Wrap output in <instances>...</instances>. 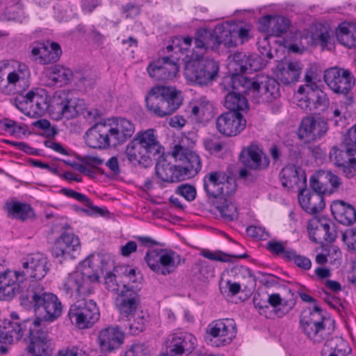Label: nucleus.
<instances>
[{"label": "nucleus", "instance_id": "23", "mask_svg": "<svg viewBox=\"0 0 356 356\" xmlns=\"http://www.w3.org/2000/svg\"><path fill=\"white\" fill-rule=\"evenodd\" d=\"M216 129L222 135L232 137L239 134L246 126V120L238 112H227L216 119Z\"/></svg>", "mask_w": 356, "mask_h": 356}, {"label": "nucleus", "instance_id": "62", "mask_svg": "<svg viewBox=\"0 0 356 356\" xmlns=\"http://www.w3.org/2000/svg\"><path fill=\"white\" fill-rule=\"evenodd\" d=\"M128 356H149V350L144 343H135L127 353Z\"/></svg>", "mask_w": 356, "mask_h": 356}, {"label": "nucleus", "instance_id": "42", "mask_svg": "<svg viewBox=\"0 0 356 356\" xmlns=\"http://www.w3.org/2000/svg\"><path fill=\"white\" fill-rule=\"evenodd\" d=\"M104 276V284L108 291L114 294H118L121 290L130 289L132 286L126 284V282L121 275L118 267H114L112 271H102Z\"/></svg>", "mask_w": 356, "mask_h": 356}, {"label": "nucleus", "instance_id": "28", "mask_svg": "<svg viewBox=\"0 0 356 356\" xmlns=\"http://www.w3.org/2000/svg\"><path fill=\"white\" fill-rule=\"evenodd\" d=\"M31 54L37 62L45 65L56 62L62 54V50L56 42H37L31 47Z\"/></svg>", "mask_w": 356, "mask_h": 356}, {"label": "nucleus", "instance_id": "18", "mask_svg": "<svg viewBox=\"0 0 356 356\" xmlns=\"http://www.w3.org/2000/svg\"><path fill=\"white\" fill-rule=\"evenodd\" d=\"M328 129V124L323 119L307 116L302 119L298 136L305 143H309L323 138Z\"/></svg>", "mask_w": 356, "mask_h": 356}, {"label": "nucleus", "instance_id": "51", "mask_svg": "<svg viewBox=\"0 0 356 356\" xmlns=\"http://www.w3.org/2000/svg\"><path fill=\"white\" fill-rule=\"evenodd\" d=\"M194 275L201 281L214 277V268L205 261H199L193 267Z\"/></svg>", "mask_w": 356, "mask_h": 356}, {"label": "nucleus", "instance_id": "50", "mask_svg": "<svg viewBox=\"0 0 356 356\" xmlns=\"http://www.w3.org/2000/svg\"><path fill=\"white\" fill-rule=\"evenodd\" d=\"M287 241H282L275 238H272L268 241V252L274 257L282 258L286 261L288 255L290 254L293 249L286 248Z\"/></svg>", "mask_w": 356, "mask_h": 356}, {"label": "nucleus", "instance_id": "55", "mask_svg": "<svg viewBox=\"0 0 356 356\" xmlns=\"http://www.w3.org/2000/svg\"><path fill=\"white\" fill-rule=\"evenodd\" d=\"M289 253L286 261H293L298 268L305 270L311 268L312 261L308 257L298 254L294 250Z\"/></svg>", "mask_w": 356, "mask_h": 356}, {"label": "nucleus", "instance_id": "57", "mask_svg": "<svg viewBox=\"0 0 356 356\" xmlns=\"http://www.w3.org/2000/svg\"><path fill=\"white\" fill-rule=\"evenodd\" d=\"M258 24L259 31L263 33V38H259L257 42L258 48L261 54H264V51H266L265 42L267 40V15H264L262 16L259 19Z\"/></svg>", "mask_w": 356, "mask_h": 356}, {"label": "nucleus", "instance_id": "13", "mask_svg": "<svg viewBox=\"0 0 356 356\" xmlns=\"http://www.w3.org/2000/svg\"><path fill=\"white\" fill-rule=\"evenodd\" d=\"M273 77L268 76V92L272 88L270 95L276 99L280 97V83L287 85L297 81L302 71V65L300 62H289L278 63L275 68H272Z\"/></svg>", "mask_w": 356, "mask_h": 356}, {"label": "nucleus", "instance_id": "12", "mask_svg": "<svg viewBox=\"0 0 356 356\" xmlns=\"http://www.w3.org/2000/svg\"><path fill=\"white\" fill-rule=\"evenodd\" d=\"M189 138L186 136L175 140L172 149V156L175 160L183 161L184 166L181 167L184 178L195 176L202 169V161L200 156L192 151L187 145Z\"/></svg>", "mask_w": 356, "mask_h": 356}, {"label": "nucleus", "instance_id": "61", "mask_svg": "<svg viewBox=\"0 0 356 356\" xmlns=\"http://www.w3.org/2000/svg\"><path fill=\"white\" fill-rule=\"evenodd\" d=\"M1 129L13 135L20 133L21 127L17 123L10 119H4L0 122Z\"/></svg>", "mask_w": 356, "mask_h": 356}, {"label": "nucleus", "instance_id": "45", "mask_svg": "<svg viewBox=\"0 0 356 356\" xmlns=\"http://www.w3.org/2000/svg\"><path fill=\"white\" fill-rule=\"evenodd\" d=\"M232 272L241 284L245 291L251 293L254 289L257 278L249 268L243 266H236L233 268Z\"/></svg>", "mask_w": 356, "mask_h": 356}, {"label": "nucleus", "instance_id": "39", "mask_svg": "<svg viewBox=\"0 0 356 356\" xmlns=\"http://www.w3.org/2000/svg\"><path fill=\"white\" fill-rule=\"evenodd\" d=\"M268 318H282L289 313L296 304L293 299L284 300L280 294L272 293L268 296Z\"/></svg>", "mask_w": 356, "mask_h": 356}, {"label": "nucleus", "instance_id": "27", "mask_svg": "<svg viewBox=\"0 0 356 356\" xmlns=\"http://www.w3.org/2000/svg\"><path fill=\"white\" fill-rule=\"evenodd\" d=\"M147 71L149 76L156 81H168L176 76L179 67L169 57H163L152 63Z\"/></svg>", "mask_w": 356, "mask_h": 356}, {"label": "nucleus", "instance_id": "17", "mask_svg": "<svg viewBox=\"0 0 356 356\" xmlns=\"http://www.w3.org/2000/svg\"><path fill=\"white\" fill-rule=\"evenodd\" d=\"M206 333L211 337V341L214 339L216 346H225L236 337V324L232 318L215 320L207 325Z\"/></svg>", "mask_w": 356, "mask_h": 356}, {"label": "nucleus", "instance_id": "31", "mask_svg": "<svg viewBox=\"0 0 356 356\" xmlns=\"http://www.w3.org/2000/svg\"><path fill=\"white\" fill-rule=\"evenodd\" d=\"M31 72L27 65L14 62L13 70L7 74V83L17 91L24 90L30 85Z\"/></svg>", "mask_w": 356, "mask_h": 356}, {"label": "nucleus", "instance_id": "53", "mask_svg": "<svg viewBox=\"0 0 356 356\" xmlns=\"http://www.w3.org/2000/svg\"><path fill=\"white\" fill-rule=\"evenodd\" d=\"M60 191L63 195L84 204L88 208L90 209L93 211L101 214L102 213V209L98 207L92 206L91 200L86 195L66 188H61Z\"/></svg>", "mask_w": 356, "mask_h": 356}, {"label": "nucleus", "instance_id": "21", "mask_svg": "<svg viewBox=\"0 0 356 356\" xmlns=\"http://www.w3.org/2000/svg\"><path fill=\"white\" fill-rule=\"evenodd\" d=\"M262 149L257 144L252 143L244 147L241 152L239 161L244 168L238 171L241 179H248L252 177L250 170H259L261 165Z\"/></svg>", "mask_w": 356, "mask_h": 356}, {"label": "nucleus", "instance_id": "22", "mask_svg": "<svg viewBox=\"0 0 356 356\" xmlns=\"http://www.w3.org/2000/svg\"><path fill=\"white\" fill-rule=\"evenodd\" d=\"M47 259L42 254L36 253L27 255L22 260L21 275L27 281L28 278L42 279L47 273Z\"/></svg>", "mask_w": 356, "mask_h": 356}, {"label": "nucleus", "instance_id": "3", "mask_svg": "<svg viewBox=\"0 0 356 356\" xmlns=\"http://www.w3.org/2000/svg\"><path fill=\"white\" fill-rule=\"evenodd\" d=\"M22 306L26 309L33 308L40 313L45 321H54L63 312V305L58 296L45 291L39 283H32V286L22 295Z\"/></svg>", "mask_w": 356, "mask_h": 356}, {"label": "nucleus", "instance_id": "36", "mask_svg": "<svg viewBox=\"0 0 356 356\" xmlns=\"http://www.w3.org/2000/svg\"><path fill=\"white\" fill-rule=\"evenodd\" d=\"M330 210L334 219L343 225L350 226L356 221L355 209L343 200L333 201Z\"/></svg>", "mask_w": 356, "mask_h": 356}, {"label": "nucleus", "instance_id": "9", "mask_svg": "<svg viewBox=\"0 0 356 356\" xmlns=\"http://www.w3.org/2000/svg\"><path fill=\"white\" fill-rule=\"evenodd\" d=\"M230 35V30L221 25L216 26L213 32L205 29H198L194 38L193 54L202 56L209 49H216L221 44L231 47L235 41Z\"/></svg>", "mask_w": 356, "mask_h": 356}, {"label": "nucleus", "instance_id": "4", "mask_svg": "<svg viewBox=\"0 0 356 356\" xmlns=\"http://www.w3.org/2000/svg\"><path fill=\"white\" fill-rule=\"evenodd\" d=\"M300 327L302 333L314 344L326 341L335 330V321L323 315L317 305L302 312L300 316Z\"/></svg>", "mask_w": 356, "mask_h": 356}, {"label": "nucleus", "instance_id": "37", "mask_svg": "<svg viewBox=\"0 0 356 356\" xmlns=\"http://www.w3.org/2000/svg\"><path fill=\"white\" fill-rule=\"evenodd\" d=\"M145 150L154 159L163 153V147L157 140L155 131L152 129L137 133L134 138Z\"/></svg>", "mask_w": 356, "mask_h": 356}, {"label": "nucleus", "instance_id": "24", "mask_svg": "<svg viewBox=\"0 0 356 356\" xmlns=\"http://www.w3.org/2000/svg\"><path fill=\"white\" fill-rule=\"evenodd\" d=\"M115 307L122 321L130 319L137 314L140 305V298L137 292L133 289L121 290L115 299Z\"/></svg>", "mask_w": 356, "mask_h": 356}, {"label": "nucleus", "instance_id": "19", "mask_svg": "<svg viewBox=\"0 0 356 356\" xmlns=\"http://www.w3.org/2000/svg\"><path fill=\"white\" fill-rule=\"evenodd\" d=\"M324 81L335 93L347 94L354 86V79L347 70L332 67L325 70Z\"/></svg>", "mask_w": 356, "mask_h": 356}, {"label": "nucleus", "instance_id": "32", "mask_svg": "<svg viewBox=\"0 0 356 356\" xmlns=\"http://www.w3.org/2000/svg\"><path fill=\"white\" fill-rule=\"evenodd\" d=\"M280 179L284 187L300 191L306 187L307 177L305 172L294 165H288L280 172Z\"/></svg>", "mask_w": 356, "mask_h": 356}, {"label": "nucleus", "instance_id": "8", "mask_svg": "<svg viewBox=\"0 0 356 356\" xmlns=\"http://www.w3.org/2000/svg\"><path fill=\"white\" fill-rule=\"evenodd\" d=\"M192 57L185 65L186 79L200 86L212 83L218 74V63L213 59L201 58L202 56L192 54Z\"/></svg>", "mask_w": 356, "mask_h": 356}, {"label": "nucleus", "instance_id": "43", "mask_svg": "<svg viewBox=\"0 0 356 356\" xmlns=\"http://www.w3.org/2000/svg\"><path fill=\"white\" fill-rule=\"evenodd\" d=\"M339 42L348 49H356V24L342 22L336 29Z\"/></svg>", "mask_w": 356, "mask_h": 356}, {"label": "nucleus", "instance_id": "30", "mask_svg": "<svg viewBox=\"0 0 356 356\" xmlns=\"http://www.w3.org/2000/svg\"><path fill=\"white\" fill-rule=\"evenodd\" d=\"M308 232L315 243L332 241L335 239V230L333 224L325 218L311 222L308 225Z\"/></svg>", "mask_w": 356, "mask_h": 356}, {"label": "nucleus", "instance_id": "1", "mask_svg": "<svg viewBox=\"0 0 356 356\" xmlns=\"http://www.w3.org/2000/svg\"><path fill=\"white\" fill-rule=\"evenodd\" d=\"M15 102L17 108L30 118L40 117L48 109L52 118L56 120L63 118H74L84 107L82 99L74 97L72 92L65 91L56 92L49 105L46 97L33 91L28 92L25 96L17 98Z\"/></svg>", "mask_w": 356, "mask_h": 356}, {"label": "nucleus", "instance_id": "11", "mask_svg": "<svg viewBox=\"0 0 356 356\" xmlns=\"http://www.w3.org/2000/svg\"><path fill=\"white\" fill-rule=\"evenodd\" d=\"M204 190L211 200H214L222 195H229L236 189L234 178L228 176L223 171H211L203 178Z\"/></svg>", "mask_w": 356, "mask_h": 356}, {"label": "nucleus", "instance_id": "20", "mask_svg": "<svg viewBox=\"0 0 356 356\" xmlns=\"http://www.w3.org/2000/svg\"><path fill=\"white\" fill-rule=\"evenodd\" d=\"M228 66L233 71L232 76L241 75V73L258 71L264 67L262 58L257 54L247 55L243 52H236L229 57Z\"/></svg>", "mask_w": 356, "mask_h": 356}, {"label": "nucleus", "instance_id": "34", "mask_svg": "<svg viewBox=\"0 0 356 356\" xmlns=\"http://www.w3.org/2000/svg\"><path fill=\"white\" fill-rule=\"evenodd\" d=\"M169 341V348L176 355L190 354L195 349L197 342L196 338L188 332L172 334Z\"/></svg>", "mask_w": 356, "mask_h": 356}, {"label": "nucleus", "instance_id": "26", "mask_svg": "<svg viewBox=\"0 0 356 356\" xmlns=\"http://www.w3.org/2000/svg\"><path fill=\"white\" fill-rule=\"evenodd\" d=\"M81 245L78 236L73 233H63L56 241L54 253L56 257L75 259L79 254Z\"/></svg>", "mask_w": 356, "mask_h": 356}, {"label": "nucleus", "instance_id": "33", "mask_svg": "<svg viewBox=\"0 0 356 356\" xmlns=\"http://www.w3.org/2000/svg\"><path fill=\"white\" fill-rule=\"evenodd\" d=\"M108 127L113 147L124 143L135 131L134 124L125 118H118L113 124L108 122Z\"/></svg>", "mask_w": 356, "mask_h": 356}, {"label": "nucleus", "instance_id": "44", "mask_svg": "<svg viewBox=\"0 0 356 356\" xmlns=\"http://www.w3.org/2000/svg\"><path fill=\"white\" fill-rule=\"evenodd\" d=\"M229 196L222 195L212 200L211 203L225 220L232 221L237 218L238 212L235 204Z\"/></svg>", "mask_w": 356, "mask_h": 356}, {"label": "nucleus", "instance_id": "63", "mask_svg": "<svg viewBox=\"0 0 356 356\" xmlns=\"http://www.w3.org/2000/svg\"><path fill=\"white\" fill-rule=\"evenodd\" d=\"M204 146L211 154H215L220 152L222 149L224 144L220 141L207 138L204 140Z\"/></svg>", "mask_w": 356, "mask_h": 356}, {"label": "nucleus", "instance_id": "40", "mask_svg": "<svg viewBox=\"0 0 356 356\" xmlns=\"http://www.w3.org/2000/svg\"><path fill=\"white\" fill-rule=\"evenodd\" d=\"M45 76L49 86L62 87L70 83L73 77V72L63 65H56L46 69Z\"/></svg>", "mask_w": 356, "mask_h": 356}, {"label": "nucleus", "instance_id": "60", "mask_svg": "<svg viewBox=\"0 0 356 356\" xmlns=\"http://www.w3.org/2000/svg\"><path fill=\"white\" fill-rule=\"evenodd\" d=\"M176 193L188 201H192L196 195L195 188L190 185L182 184L177 187Z\"/></svg>", "mask_w": 356, "mask_h": 356}, {"label": "nucleus", "instance_id": "16", "mask_svg": "<svg viewBox=\"0 0 356 356\" xmlns=\"http://www.w3.org/2000/svg\"><path fill=\"white\" fill-rule=\"evenodd\" d=\"M298 93L302 95L298 106L306 111H323L329 104L327 95L316 84L301 86Z\"/></svg>", "mask_w": 356, "mask_h": 356}, {"label": "nucleus", "instance_id": "48", "mask_svg": "<svg viewBox=\"0 0 356 356\" xmlns=\"http://www.w3.org/2000/svg\"><path fill=\"white\" fill-rule=\"evenodd\" d=\"M310 187L313 191L321 195H331L333 193L332 185L327 184V177H325V170H321L311 177L309 182Z\"/></svg>", "mask_w": 356, "mask_h": 356}, {"label": "nucleus", "instance_id": "35", "mask_svg": "<svg viewBox=\"0 0 356 356\" xmlns=\"http://www.w3.org/2000/svg\"><path fill=\"white\" fill-rule=\"evenodd\" d=\"M158 178L165 182H177L185 179L181 166L168 162L165 158L160 157L155 166Z\"/></svg>", "mask_w": 356, "mask_h": 356}, {"label": "nucleus", "instance_id": "64", "mask_svg": "<svg viewBox=\"0 0 356 356\" xmlns=\"http://www.w3.org/2000/svg\"><path fill=\"white\" fill-rule=\"evenodd\" d=\"M246 234L255 240L265 239V229L261 227L249 226L246 228Z\"/></svg>", "mask_w": 356, "mask_h": 356}, {"label": "nucleus", "instance_id": "7", "mask_svg": "<svg viewBox=\"0 0 356 356\" xmlns=\"http://www.w3.org/2000/svg\"><path fill=\"white\" fill-rule=\"evenodd\" d=\"M99 282V276L90 266H80L63 280L61 289L70 297L87 296L94 291L92 284Z\"/></svg>", "mask_w": 356, "mask_h": 356}, {"label": "nucleus", "instance_id": "47", "mask_svg": "<svg viewBox=\"0 0 356 356\" xmlns=\"http://www.w3.org/2000/svg\"><path fill=\"white\" fill-rule=\"evenodd\" d=\"M291 26V21L282 15L271 16L268 15V35L280 36L286 33Z\"/></svg>", "mask_w": 356, "mask_h": 356}, {"label": "nucleus", "instance_id": "29", "mask_svg": "<svg viewBox=\"0 0 356 356\" xmlns=\"http://www.w3.org/2000/svg\"><path fill=\"white\" fill-rule=\"evenodd\" d=\"M124 338V333L118 326H109L99 332L98 343L102 351L112 352L121 346Z\"/></svg>", "mask_w": 356, "mask_h": 356}, {"label": "nucleus", "instance_id": "6", "mask_svg": "<svg viewBox=\"0 0 356 356\" xmlns=\"http://www.w3.org/2000/svg\"><path fill=\"white\" fill-rule=\"evenodd\" d=\"M233 92L228 93L225 99V106L229 112H238L248 108L247 98L243 94L252 95L257 99L259 94L260 84L257 81L247 78L243 75L235 74L231 77Z\"/></svg>", "mask_w": 356, "mask_h": 356}, {"label": "nucleus", "instance_id": "2", "mask_svg": "<svg viewBox=\"0 0 356 356\" xmlns=\"http://www.w3.org/2000/svg\"><path fill=\"white\" fill-rule=\"evenodd\" d=\"M26 330L30 339L26 348L29 356H46L50 344L45 323L42 319L27 320L22 323L4 320L0 324V337L4 343L18 341Z\"/></svg>", "mask_w": 356, "mask_h": 356}, {"label": "nucleus", "instance_id": "5", "mask_svg": "<svg viewBox=\"0 0 356 356\" xmlns=\"http://www.w3.org/2000/svg\"><path fill=\"white\" fill-rule=\"evenodd\" d=\"M181 91L173 86L153 87L145 97L146 106L155 115L163 118L175 112L182 104Z\"/></svg>", "mask_w": 356, "mask_h": 356}, {"label": "nucleus", "instance_id": "49", "mask_svg": "<svg viewBox=\"0 0 356 356\" xmlns=\"http://www.w3.org/2000/svg\"><path fill=\"white\" fill-rule=\"evenodd\" d=\"M8 210L14 218L22 220L31 218L33 215V209L29 204L19 202H11L8 206Z\"/></svg>", "mask_w": 356, "mask_h": 356}, {"label": "nucleus", "instance_id": "15", "mask_svg": "<svg viewBox=\"0 0 356 356\" xmlns=\"http://www.w3.org/2000/svg\"><path fill=\"white\" fill-rule=\"evenodd\" d=\"M31 286L32 284H28L19 270H7L0 274V299L2 300H10L19 295L22 305V295Z\"/></svg>", "mask_w": 356, "mask_h": 356}, {"label": "nucleus", "instance_id": "58", "mask_svg": "<svg viewBox=\"0 0 356 356\" xmlns=\"http://www.w3.org/2000/svg\"><path fill=\"white\" fill-rule=\"evenodd\" d=\"M347 152H350V150H343L333 147L330 152V159L338 167L346 164V159L344 156H348Z\"/></svg>", "mask_w": 356, "mask_h": 356}, {"label": "nucleus", "instance_id": "54", "mask_svg": "<svg viewBox=\"0 0 356 356\" xmlns=\"http://www.w3.org/2000/svg\"><path fill=\"white\" fill-rule=\"evenodd\" d=\"M330 38V31L327 28L320 26L312 34V39L315 45H319L323 48L327 47Z\"/></svg>", "mask_w": 356, "mask_h": 356}, {"label": "nucleus", "instance_id": "56", "mask_svg": "<svg viewBox=\"0 0 356 356\" xmlns=\"http://www.w3.org/2000/svg\"><path fill=\"white\" fill-rule=\"evenodd\" d=\"M200 254L205 258H207L211 260L222 261V262H229L232 261V256L225 254L221 251H211L209 250H203Z\"/></svg>", "mask_w": 356, "mask_h": 356}, {"label": "nucleus", "instance_id": "25", "mask_svg": "<svg viewBox=\"0 0 356 356\" xmlns=\"http://www.w3.org/2000/svg\"><path fill=\"white\" fill-rule=\"evenodd\" d=\"M86 143L92 148L106 149L113 146L108 122H99L86 132Z\"/></svg>", "mask_w": 356, "mask_h": 356}, {"label": "nucleus", "instance_id": "46", "mask_svg": "<svg viewBox=\"0 0 356 356\" xmlns=\"http://www.w3.org/2000/svg\"><path fill=\"white\" fill-rule=\"evenodd\" d=\"M213 104L207 97L202 96L194 100L191 105V115L197 120L210 117L213 113Z\"/></svg>", "mask_w": 356, "mask_h": 356}, {"label": "nucleus", "instance_id": "10", "mask_svg": "<svg viewBox=\"0 0 356 356\" xmlns=\"http://www.w3.org/2000/svg\"><path fill=\"white\" fill-rule=\"evenodd\" d=\"M68 317L75 327L83 330L92 327L99 321L100 312L93 300L81 298L70 306Z\"/></svg>", "mask_w": 356, "mask_h": 356}, {"label": "nucleus", "instance_id": "59", "mask_svg": "<svg viewBox=\"0 0 356 356\" xmlns=\"http://www.w3.org/2000/svg\"><path fill=\"white\" fill-rule=\"evenodd\" d=\"M342 240L348 249L356 252V228L346 229L342 234Z\"/></svg>", "mask_w": 356, "mask_h": 356}, {"label": "nucleus", "instance_id": "52", "mask_svg": "<svg viewBox=\"0 0 356 356\" xmlns=\"http://www.w3.org/2000/svg\"><path fill=\"white\" fill-rule=\"evenodd\" d=\"M123 321L126 322L124 325L125 329L128 327L129 333L133 335L138 334L145 330L146 320L141 313L135 314L131 320L125 319Z\"/></svg>", "mask_w": 356, "mask_h": 356}, {"label": "nucleus", "instance_id": "41", "mask_svg": "<svg viewBox=\"0 0 356 356\" xmlns=\"http://www.w3.org/2000/svg\"><path fill=\"white\" fill-rule=\"evenodd\" d=\"M134 139L126 147L125 155L128 161L134 165H148L154 159Z\"/></svg>", "mask_w": 356, "mask_h": 356}, {"label": "nucleus", "instance_id": "38", "mask_svg": "<svg viewBox=\"0 0 356 356\" xmlns=\"http://www.w3.org/2000/svg\"><path fill=\"white\" fill-rule=\"evenodd\" d=\"M298 201L301 207L311 214L318 213L325 207L323 195L314 191L310 192L304 188L299 191Z\"/></svg>", "mask_w": 356, "mask_h": 356}, {"label": "nucleus", "instance_id": "14", "mask_svg": "<svg viewBox=\"0 0 356 356\" xmlns=\"http://www.w3.org/2000/svg\"><path fill=\"white\" fill-rule=\"evenodd\" d=\"M145 260L149 268L163 275L172 273L180 264V256L166 249L151 250L146 252Z\"/></svg>", "mask_w": 356, "mask_h": 356}]
</instances>
